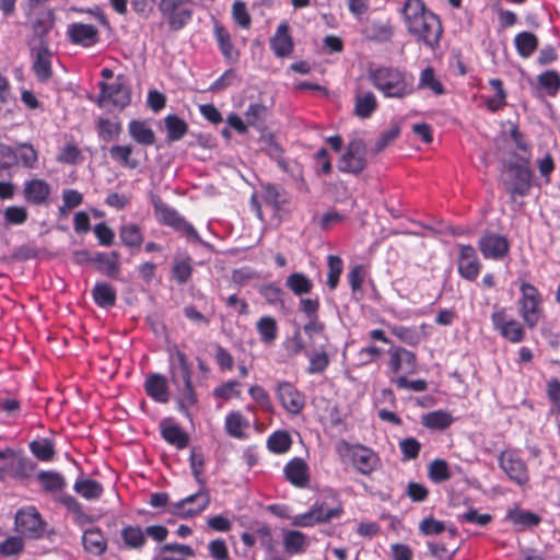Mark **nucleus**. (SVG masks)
Returning <instances> with one entry per match:
<instances>
[{
    "label": "nucleus",
    "mask_w": 560,
    "mask_h": 560,
    "mask_svg": "<svg viewBox=\"0 0 560 560\" xmlns=\"http://www.w3.org/2000/svg\"><path fill=\"white\" fill-rule=\"evenodd\" d=\"M405 26L419 44L434 49L439 46L443 27L440 18L430 11L423 0H406L400 9Z\"/></svg>",
    "instance_id": "obj_1"
},
{
    "label": "nucleus",
    "mask_w": 560,
    "mask_h": 560,
    "mask_svg": "<svg viewBox=\"0 0 560 560\" xmlns=\"http://www.w3.org/2000/svg\"><path fill=\"white\" fill-rule=\"evenodd\" d=\"M168 374L170 381L177 392V409L189 417V409L198 404V395L192 384L191 363L187 354L177 346L170 349Z\"/></svg>",
    "instance_id": "obj_2"
},
{
    "label": "nucleus",
    "mask_w": 560,
    "mask_h": 560,
    "mask_svg": "<svg viewBox=\"0 0 560 560\" xmlns=\"http://www.w3.org/2000/svg\"><path fill=\"white\" fill-rule=\"evenodd\" d=\"M368 79L386 98L402 100L417 90L413 74L394 66L370 68Z\"/></svg>",
    "instance_id": "obj_3"
},
{
    "label": "nucleus",
    "mask_w": 560,
    "mask_h": 560,
    "mask_svg": "<svg viewBox=\"0 0 560 560\" xmlns=\"http://www.w3.org/2000/svg\"><path fill=\"white\" fill-rule=\"evenodd\" d=\"M189 463L194 478L200 485V490L173 504V511L184 518L200 514L210 504V494L206 489V479L203 478L205 458L202 453L192 448Z\"/></svg>",
    "instance_id": "obj_4"
},
{
    "label": "nucleus",
    "mask_w": 560,
    "mask_h": 560,
    "mask_svg": "<svg viewBox=\"0 0 560 560\" xmlns=\"http://www.w3.org/2000/svg\"><path fill=\"white\" fill-rule=\"evenodd\" d=\"M534 180V172L530 167L529 159H521L517 162L505 164L502 184L511 201H516L517 197L529 195Z\"/></svg>",
    "instance_id": "obj_5"
},
{
    "label": "nucleus",
    "mask_w": 560,
    "mask_h": 560,
    "mask_svg": "<svg viewBox=\"0 0 560 560\" xmlns=\"http://www.w3.org/2000/svg\"><path fill=\"white\" fill-rule=\"evenodd\" d=\"M335 451L342 464H350L361 475L369 476L375 471L380 464V457L372 448L362 444H350L340 440L335 445Z\"/></svg>",
    "instance_id": "obj_6"
},
{
    "label": "nucleus",
    "mask_w": 560,
    "mask_h": 560,
    "mask_svg": "<svg viewBox=\"0 0 560 560\" xmlns=\"http://www.w3.org/2000/svg\"><path fill=\"white\" fill-rule=\"evenodd\" d=\"M518 313L524 325L534 329L545 317L542 294L537 287L527 281L520 282Z\"/></svg>",
    "instance_id": "obj_7"
},
{
    "label": "nucleus",
    "mask_w": 560,
    "mask_h": 560,
    "mask_svg": "<svg viewBox=\"0 0 560 560\" xmlns=\"http://www.w3.org/2000/svg\"><path fill=\"white\" fill-rule=\"evenodd\" d=\"M154 214L156 220L180 233L191 243H201V238L192 224L187 222L174 208L159 200L154 202Z\"/></svg>",
    "instance_id": "obj_8"
},
{
    "label": "nucleus",
    "mask_w": 560,
    "mask_h": 560,
    "mask_svg": "<svg viewBox=\"0 0 560 560\" xmlns=\"http://www.w3.org/2000/svg\"><path fill=\"white\" fill-rule=\"evenodd\" d=\"M189 0H160L158 9L171 32H179L192 20Z\"/></svg>",
    "instance_id": "obj_9"
},
{
    "label": "nucleus",
    "mask_w": 560,
    "mask_h": 560,
    "mask_svg": "<svg viewBox=\"0 0 560 560\" xmlns=\"http://www.w3.org/2000/svg\"><path fill=\"white\" fill-rule=\"evenodd\" d=\"M491 323L493 329L497 330L503 339L512 343H520L526 338V330L523 324L515 318H510L506 307L495 304L491 314Z\"/></svg>",
    "instance_id": "obj_10"
},
{
    "label": "nucleus",
    "mask_w": 560,
    "mask_h": 560,
    "mask_svg": "<svg viewBox=\"0 0 560 560\" xmlns=\"http://www.w3.org/2000/svg\"><path fill=\"white\" fill-rule=\"evenodd\" d=\"M98 105L101 107L112 105L116 108H125L131 102V91L122 75H118L112 83L101 81L98 83Z\"/></svg>",
    "instance_id": "obj_11"
},
{
    "label": "nucleus",
    "mask_w": 560,
    "mask_h": 560,
    "mask_svg": "<svg viewBox=\"0 0 560 560\" xmlns=\"http://www.w3.org/2000/svg\"><path fill=\"white\" fill-rule=\"evenodd\" d=\"M386 365L388 372L396 377L399 375L415 374L418 370L417 354L401 346L390 345L386 351Z\"/></svg>",
    "instance_id": "obj_12"
},
{
    "label": "nucleus",
    "mask_w": 560,
    "mask_h": 560,
    "mask_svg": "<svg viewBox=\"0 0 560 560\" xmlns=\"http://www.w3.org/2000/svg\"><path fill=\"white\" fill-rule=\"evenodd\" d=\"M500 468L517 486H526L529 480L527 464L515 450H504L498 457Z\"/></svg>",
    "instance_id": "obj_13"
},
{
    "label": "nucleus",
    "mask_w": 560,
    "mask_h": 560,
    "mask_svg": "<svg viewBox=\"0 0 560 560\" xmlns=\"http://www.w3.org/2000/svg\"><path fill=\"white\" fill-rule=\"evenodd\" d=\"M366 147L361 138L352 139L339 160L338 170L342 173L360 174L366 166Z\"/></svg>",
    "instance_id": "obj_14"
},
{
    "label": "nucleus",
    "mask_w": 560,
    "mask_h": 560,
    "mask_svg": "<svg viewBox=\"0 0 560 560\" xmlns=\"http://www.w3.org/2000/svg\"><path fill=\"white\" fill-rule=\"evenodd\" d=\"M45 522L34 506L20 509L15 515V528L24 537L38 539L45 533Z\"/></svg>",
    "instance_id": "obj_15"
},
{
    "label": "nucleus",
    "mask_w": 560,
    "mask_h": 560,
    "mask_svg": "<svg viewBox=\"0 0 560 560\" xmlns=\"http://www.w3.org/2000/svg\"><path fill=\"white\" fill-rule=\"evenodd\" d=\"M478 248L485 259L502 260L510 253V243L505 236L486 231L478 241Z\"/></svg>",
    "instance_id": "obj_16"
},
{
    "label": "nucleus",
    "mask_w": 560,
    "mask_h": 560,
    "mask_svg": "<svg viewBox=\"0 0 560 560\" xmlns=\"http://www.w3.org/2000/svg\"><path fill=\"white\" fill-rule=\"evenodd\" d=\"M66 36L72 45L91 48L100 42V31L93 24L74 22L67 26Z\"/></svg>",
    "instance_id": "obj_17"
},
{
    "label": "nucleus",
    "mask_w": 560,
    "mask_h": 560,
    "mask_svg": "<svg viewBox=\"0 0 560 560\" xmlns=\"http://www.w3.org/2000/svg\"><path fill=\"white\" fill-rule=\"evenodd\" d=\"M457 270L462 278L475 281L482 268L477 252L471 245H458Z\"/></svg>",
    "instance_id": "obj_18"
},
{
    "label": "nucleus",
    "mask_w": 560,
    "mask_h": 560,
    "mask_svg": "<svg viewBox=\"0 0 560 560\" xmlns=\"http://www.w3.org/2000/svg\"><path fill=\"white\" fill-rule=\"evenodd\" d=\"M276 395L282 407L292 415L300 413L305 406V396L292 383H278Z\"/></svg>",
    "instance_id": "obj_19"
},
{
    "label": "nucleus",
    "mask_w": 560,
    "mask_h": 560,
    "mask_svg": "<svg viewBox=\"0 0 560 560\" xmlns=\"http://www.w3.org/2000/svg\"><path fill=\"white\" fill-rule=\"evenodd\" d=\"M32 70L40 83L48 82L52 77V52L46 43L32 49Z\"/></svg>",
    "instance_id": "obj_20"
},
{
    "label": "nucleus",
    "mask_w": 560,
    "mask_h": 560,
    "mask_svg": "<svg viewBox=\"0 0 560 560\" xmlns=\"http://www.w3.org/2000/svg\"><path fill=\"white\" fill-rule=\"evenodd\" d=\"M212 35L225 61L235 63L240 59V50L235 47L232 35L218 20H213Z\"/></svg>",
    "instance_id": "obj_21"
},
{
    "label": "nucleus",
    "mask_w": 560,
    "mask_h": 560,
    "mask_svg": "<svg viewBox=\"0 0 560 560\" xmlns=\"http://www.w3.org/2000/svg\"><path fill=\"white\" fill-rule=\"evenodd\" d=\"M51 194L50 185L40 178L26 180L23 188V197L26 202L35 206L47 203Z\"/></svg>",
    "instance_id": "obj_22"
},
{
    "label": "nucleus",
    "mask_w": 560,
    "mask_h": 560,
    "mask_svg": "<svg viewBox=\"0 0 560 560\" xmlns=\"http://www.w3.org/2000/svg\"><path fill=\"white\" fill-rule=\"evenodd\" d=\"M283 474L285 479L296 488H305L310 482L308 466L301 457L289 460L283 468Z\"/></svg>",
    "instance_id": "obj_23"
},
{
    "label": "nucleus",
    "mask_w": 560,
    "mask_h": 560,
    "mask_svg": "<svg viewBox=\"0 0 560 560\" xmlns=\"http://www.w3.org/2000/svg\"><path fill=\"white\" fill-rule=\"evenodd\" d=\"M270 48L278 58L289 57L293 52L294 43L287 22L278 25L275 35L270 38Z\"/></svg>",
    "instance_id": "obj_24"
},
{
    "label": "nucleus",
    "mask_w": 560,
    "mask_h": 560,
    "mask_svg": "<svg viewBox=\"0 0 560 560\" xmlns=\"http://www.w3.org/2000/svg\"><path fill=\"white\" fill-rule=\"evenodd\" d=\"M250 428L249 420L240 410L230 411L224 419L226 434L236 440H245L246 431Z\"/></svg>",
    "instance_id": "obj_25"
},
{
    "label": "nucleus",
    "mask_w": 560,
    "mask_h": 560,
    "mask_svg": "<svg viewBox=\"0 0 560 560\" xmlns=\"http://www.w3.org/2000/svg\"><path fill=\"white\" fill-rule=\"evenodd\" d=\"M147 395L156 402L166 404L170 400L167 380L164 375L152 373L144 382Z\"/></svg>",
    "instance_id": "obj_26"
},
{
    "label": "nucleus",
    "mask_w": 560,
    "mask_h": 560,
    "mask_svg": "<svg viewBox=\"0 0 560 560\" xmlns=\"http://www.w3.org/2000/svg\"><path fill=\"white\" fill-rule=\"evenodd\" d=\"M161 435L166 443L175 446L177 450H184L189 444V435L179 424L168 420L161 422Z\"/></svg>",
    "instance_id": "obj_27"
},
{
    "label": "nucleus",
    "mask_w": 560,
    "mask_h": 560,
    "mask_svg": "<svg viewBox=\"0 0 560 560\" xmlns=\"http://www.w3.org/2000/svg\"><path fill=\"white\" fill-rule=\"evenodd\" d=\"M262 194L261 198L264 202L271 207L275 211H279L283 206L290 202V196L288 191L276 184H264L261 185Z\"/></svg>",
    "instance_id": "obj_28"
},
{
    "label": "nucleus",
    "mask_w": 560,
    "mask_h": 560,
    "mask_svg": "<svg viewBox=\"0 0 560 560\" xmlns=\"http://www.w3.org/2000/svg\"><path fill=\"white\" fill-rule=\"evenodd\" d=\"M365 38L374 43H386L394 36V26L390 21H372L363 31Z\"/></svg>",
    "instance_id": "obj_29"
},
{
    "label": "nucleus",
    "mask_w": 560,
    "mask_h": 560,
    "mask_svg": "<svg viewBox=\"0 0 560 560\" xmlns=\"http://www.w3.org/2000/svg\"><path fill=\"white\" fill-rule=\"evenodd\" d=\"M283 547L289 556L304 553L308 547V540L304 533L294 529L283 530Z\"/></svg>",
    "instance_id": "obj_30"
},
{
    "label": "nucleus",
    "mask_w": 560,
    "mask_h": 560,
    "mask_svg": "<svg viewBox=\"0 0 560 560\" xmlns=\"http://www.w3.org/2000/svg\"><path fill=\"white\" fill-rule=\"evenodd\" d=\"M124 546L131 550H141L147 544L145 532L139 525H126L120 530Z\"/></svg>",
    "instance_id": "obj_31"
},
{
    "label": "nucleus",
    "mask_w": 560,
    "mask_h": 560,
    "mask_svg": "<svg viewBox=\"0 0 560 560\" xmlns=\"http://www.w3.org/2000/svg\"><path fill=\"white\" fill-rule=\"evenodd\" d=\"M82 544L84 549L94 556H102L107 549L106 539L97 527L86 529L83 533Z\"/></svg>",
    "instance_id": "obj_32"
},
{
    "label": "nucleus",
    "mask_w": 560,
    "mask_h": 560,
    "mask_svg": "<svg viewBox=\"0 0 560 560\" xmlns=\"http://www.w3.org/2000/svg\"><path fill=\"white\" fill-rule=\"evenodd\" d=\"M133 147L131 144H116L109 148L110 159L119 166L128 170H136L139 161L132 158Z\"/></svg>",
    "instance_id": "obj_33"
},
{
    "label": "nucleus",
    "mask_w": 560,
    "mask_h": 560,
    "mask_svg": "<svg viewBox=\"0 0 560 560\" xmlns=\"http://www.w3.org/2000/svg\"><path fill=\"white\" fill-rule=\"evenodd\" d=\"M129 136L138 143L150 147L155 143L156 137L154 131L141 120L133 119L128 124Z\"/></svg>",
    "instance_id": "obj_34"
},
{
    "label": "nucleus",
    "mask_w": 560,
    "mask_h": 560,
    "mask_svg": "<svg viewBox=\"0 0 560 560\" xmlns=\"http://www.w3.org/2000/svg\"><path fill=\"white\" fill-rule=\"evenodd\" d=\"M10 463L7 464L8 477L14 479L28 478L36 468V464L26 456L15 455L11 457Z\"/></svg>",
    "instance_id": "obj_35"
},
{
    "label": "nucleus",
    "mask_w": 560,
    "mask_h": 560,
    "mask_svg": "<svg viewBox=\"0 0 560 560\" xmlns=\"http://www.w3.org/2000/svg\"><path fill=\"white\" fill-rule=\"evenodd\" d=\"M36 479L43 491L47 493L60 492L67 487L65 477L55 470H42L37 474Z\"/></svg>",
    "instance_id": "obj_36"
},
{
    "label": "nucleus",
    "mask_w": 560,
    "mask_h": 560,
    "mask_svg": "<svg viewBox=\"0 0 560 560\" xmlns=\"http://www.w3.org/2000/svg\"><path fill=\"white\" fill-rule=\"evenodd\" d=\"M260 546L265 549L270 560H284L280 551L279 541L273 538L271 528L267 525L256 530Z\"/></svg>",
    "instance_id": "obj_37"
},
{
    "label": "nucleus",
    "mask_w": 560,
    "mask_h": 560,
    "mask_svg": "<svg viewBox=\"0 0 560 560\" xmlns=\"http://www.w3.org/2000/svg\"><path fill=\"white\" fill-rule=\"evenodd\" d=\"M312 506L316 510V514L319 517H325L330 512L337 513L335 518H339L343 514L342 502L339 495L331 490L326 493L323 500L316 501Z\"/></svg>",
    "instance_id": "obj_38"
},
{
    "label": "nucleus",
    "mask_w": 560,
    "mask_h": 560,
    "mask_svg": "<svg viewBox=\"0 0 560 560\" xmlns=\"http://www.w3.org/2000/svg\"><path fill=\"white\" fill-rule=\"evenodd\" d=\"M378 106L377 100L373 92H357L354 97V115L359 118L366 119L372 116Z\"/></svg>",
    "instance_id": "obj_39"
},
{
    "label": "nucleus",
    "mask_w": 560,
    "mask_h": 560,
    "mask_svg": "<svg viewBox=\"0 0 560 560\" xmlns=\"http://www.w3.org/2000/svg\"><path fill=\"white\" fill-rule=\"evenodd\" d=\"M514 46L520 57L529 58L538 48V37L528 31L520 32L514 37Z\"/></svg>",
    "instance_id": "obj_40"
},
{
    "label": "nucleus",
    "mask_w": 560,
    "mask_h": 560,
    "mask_svg": "<svg viewBox=\"0 0 560 560\" xmlns=\"http://www.w3.org/2000/svg\"><path fill=\"white\" fill-rule=\"evenodd\" d=\"M95 304L102 308H110L116 304V290L106 282H97L92 289Z\"/></svg>",
    "instance_id": "obj_41"
},
{
    "label": "nucleus",
    "mask_w": 560,
    "mask_h": 560,
    "mask_svg": "<svg viewBox=\"0 0 560 560\" xmlns=\"http://www.w3.org/2000/svg\"><path fill=\"white\" fill-rule=\"evenodd\" d=\"M454 422L453 416L445 410H434L421 417L423 427L430 430L443 431Z\"/></svg>",
    "instance_id": "obj_42"
},
{
    "label": "nucleus",
    "mask_w": 560,
    "mask_h": 560,
    "mask_svg": "<svg viewBox=\"0 0 560 560\" xmlns=\"http://www.w3.org/2000/svg\"><path fill=\"white\" fill-rule=\"evenodd\" d=\"M30 452L40 462H52L56 457V448L52 440L48 438L33 440L28 444Z\"/></svg>",
    "instance_id": "obj_43"
},
{
    "label": "nucleus",
    "mask_w": 560,
    "mask_h": 560,
    "mask_svg": "<svg viewBox=\"0 0 560 560\" xmlns=\"http://www.w3.org/2000/svg\"><path fill=\"white\" fill-rule=\"evenodd\" d=\"M245 120L249 127L256 130H264L268 117V108L261 103H252L244 113Z\"/></svg>",
    "instance_id": "obj_44"
},
{
    "label": "nucleus",
    "mask_w": 560,
    "mask_h": 560,
    "mask_svg": "<svg viewBox=\"0 0 560 560\" xmlns=\"http://www.w3.org/2000/svg\"><path fill=\"white\" fill-rule=\"evenodd\" d=\"M285 285L296 296L308 294L314 288L313 281L303 272H292L289 275Z\"/></svg>",
    "instance_id": "obj_45"
},
{
    "label": "nucleus",
    "mask_w": 560,
    "mask_h": 560,
    "mask_svg": "<svg viewBox=\"0 0 560 560\" xmlns=\"http://www.w3.org/2000/svg\"><path fill=\"white\" fill-rule=\"evenodd\" d=\"M164 122L168 142L179 141L188 132L187 122L175 114L167 115Z\"/></svg>",
    "instance_id": "obj_46"
},
{
    "label": "nucleus",
    "mask_w": 560,
    "mask_h": 560,
    "mask_svg": "<svg viewBox=\"0 0 560 560\" xmlns=\"http://www.w3.org/2000/svg\"><path fill=\"white\" fill-rule=\"evenodd\" d=\"M241 395L242 383L236 380H228L215 386L212 390L213 398L221 401H229L233 398H241Z\"/></svg>",
    "instance_id": "obj_47"
},
{
    "label": "nucleus",
    "mask_w": 560,
    "mask_h": 560,
    "mask_svg": "<svg viewBox=\"0 0 560 560\" xmlns=\"http://www.w3.org/2000/svg\"><path fill=\"white\" fill-rule=\"evenodd\" d=\"M73 489L86 500H97L104 492L102 483L93 479H77Z\"/></svg>",
    "instance_id": "obj_48"
},
{
    "label": "nucleus",
    "mask_w": 560,
    "mask_h": 560,
    "mask_svg": "<svg viewBox=\"0 0 560 560\" xmlns=\"http://www.w3.org/2000/svg\"><path fill=\"white\" fill-rule=\"evenodd\" d=\"M55 25V12L52 9H45L39 11L34 21L32 22V28L34 33L39 36H46Z\"/></svg>",
    "instance_id": "obj_49"
},
{
    "label": "nucleus",
    "mask_w": 560,
    "mask_h": 560,
    "mask_svg": "<svg viewBox=\"0 0 560 560\" xmlns=\"http://www.w3.org/2000/svg\"><path fill=\"white\" fill-rule=\"evenodd\" d=\"M337 513L330 512L325 515V517H319L316 514V510L311 506V509L302 514H298L292 518V525L299 526V527H311L316 524H323L328 523L331 520H335V516Z\"/></svg>",
    "instance_id": "obj_50"
},
{
    "label": "nucleus",
    "mask_w": 560,
    "mask_h": 560,
    "mask_svg": "<svg viewBox=\"0 0 560 560\" xmlns=\"http://www.w3.org/2000/svg\"><path fill=\"white\" fill-rule=\"evenodd\" d=\"M291 435L284 430L275 431L267 439V448L273 454H284L291 448Z\"/></svg>",
    "instance_id": "obj_51"
},
{
    "label": "nucleus",
    "mask_w": 560,
    "mask_h": 560,
    "mask_svg": "<svg viewBox=\"0 0 560 560\" xmlns=\"http://www.w3.org/2000/svg\"><path fill=\"white\" fill-rule=\"evenodd\" d=\"M489 84L491 88L495 90V95L490 96L486 100L487 108L495 113L502 109L506 105V92L503 88V82L501 79L493 78L489 80Z\"/></svg>",
    "instance_id": "obj_52"
},
{
    "label": "nucleus",
    "mask_w": 560,
    "mask_h": 560,
    "mask_svg": "<svg viewBox=\"0 0 560 560\" xmlns=\"http://www.w3.org/2000/svg\"><path fill=\"white\" fill-rule=\"evenodd\" d=\"M256 329L264 343H272L278 336V325L272 316H262L256 323Z\"/></svg>",
    "instance_id": "obj_53"
},
{
    "label": "nucleus",
    "mask_w": 560,
    "mask_h": 560,
    "mask_svg": "<svg viewBox=\"0 0 560 560\" xmlns=\"http://www.w3.org/2000/svg\"><path fill=\"white\" fill-rule=\"evenodd\" d=\"M122 244L130 248H139L143 243V235L138 224L130 223L119 229Z\"/></svg>",
    "instance_id": "obj_54"
},
{
    "label": "nucleus",
    "mask_w": 560,
    "mask_h": 560,
    "mask_svg": "<svg viewBox=\"0 0 560 560\" xmlns=\"http://www.w3.org/2000/svg\"><path fill=\"white\" fill-rule=\"evenodd\" d=\"M94 261L101 265V271L108 277L115 278L120 270L119 254L117 252H112L110 254L98 253Z\"/></svg>",
    "instance_id": "obj_55"
},
{
    "label": "nucleus",
    "mask_w": 560,
    "mask_h": 560,
    "mask_svg": "<svg viewBox=\"0 0 560 560\" xmlns=\"http://www.w3.org/2000/svg\"><path fill=\"white\" fill-rule=\"evenodd\" d=\"M452 472L445 459H434L428 466V478L433 483H442L450 480Z\"/></svg>",
    "instance_id": "obj_56"
},
{
    "label": "nucleus",
    "mask_w": 560,
    "mask_h": 560,
    "mask_svg": "<svg viewBox=\"0 0 560 560\" xmlns=\"http://www.w3.org/2000/svg\"><path fill=\"white\" fill-rule=\"evenodd\" d=\"M538 84L548 96L556 97L560 92V74L556 70H547L538 74Z\"/></svg>",
    "instance_id": "obj_57"
},
{
    "label": "nucleus",
    "mask_w": 560,
    "mask_h": 560,
    "mask_svg": "<svg viewBox=\"0 0 560 560\" xmlns=\"http://www.w3.org/2000/svg\"><path fill=\"white\" fill-rule=\"evenodd\" d=\"M417 89H429L435 95H442L445 93V89L440 80L436 79L434 69L432 67L424 68L419 78Z\"/></svg>",
    "instance_id": "obj_58"
},
{
    "label": "nucleus",
    "mask_w": 560,
    "mask_h": 560,
    "mask_svg": "<svg viewBox=\"0 0 560 560\" xmlns=\"http://www.w3.org/2000/svg\"><path fill=\"white\" fill-rule=\"evenodd\" d=\"M57 501L74 515L75 522L85 523L90 516L84 512L82 504L71 494H61Z\"/></svg>",
    "instance_id": "obj_59"
},
{
    "label": "nucleus",
    "mask_w": 560,
    "mask_h": 560,
    "mask_svg": "<svg viewBox=\"0 0 560 560\" xmlns=\"http://www.w3.org/2000/svg\"><path fill=\"white\" fill-rule=\"evenodd\" d=\"M192 271L190 257L174 260L172 273L178 284L187 283L192 276Z\"/></svg>",
    "instance_id": "obj_60"
},
{
    "label": "nucleus",
    "mask_w": 560,
    "mask_h": 560,
    "mask_svg": "<svg viewBox=\"0 0 560 560\" xmlns=\"http://www.w3.org/2000/svg\"><path fill=\"white\" fill-rule=\"evenodd\" d=\"M508 518L514 524L523 528L535 527L540 523L538 514L529 511H509Z\"/></svg>",
    "instance_id": "obj_61"
},
{
    "label": "nucleus",
    "mask_w": 560,
    "mask_h": 560,
    "mask_svg": "<svg viewBox=\"0 0 560 560\" xmlns=\"http://www.w3.org/2000/svg\"><path fill=\"white\" fill-rule=\"evenodd\" d=\"M328 273H327V287L330 290H335L338 287L340 276L343 270V262L339 256L329 255L327 258Z\"/></svg>",
    "instance_id": "obj_62"
},
{
    "label": "nucleus",
    "mask_w": 560,
    "mask_h": 560,
    "mask_svg": "<svg viewBox=\"0 0 560 560\" xmlns=\"http://www.w3.org/2000/svg\"><path fill=\"white\" fill-rule=\"evenodd\" d=\"M18 164L21 163L25 168H34L38 161V153L35 148L31 143L23 142L18 144Z\"/></svg>",
    "instance_id": "obj_63"
},
{
    "label": "nucleus",
    "mask_w": 560,
    "mask_h": 560,
    "mask_svg": "<svg viewBox=\"0 0 560 560\" xmlns=\"http://www.w3.org/2000/svg\"><path fill=\"white\" fill-rule=\"evenodd\" d=\"M83 160L80 148L74 142L66 143L57 156V161L62 164L75 165Z\"/></svg>",
    "instance_id": "obj_64"
}]
</instances>
